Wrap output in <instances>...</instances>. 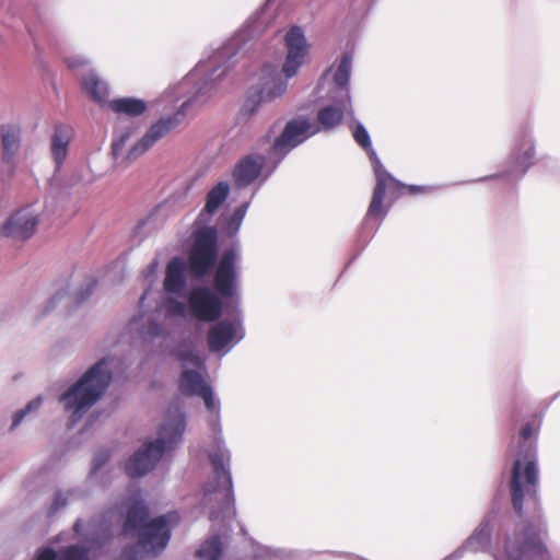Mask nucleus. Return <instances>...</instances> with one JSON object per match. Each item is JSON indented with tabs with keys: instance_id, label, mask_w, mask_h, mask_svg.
I'll return each instance as SVG.
<instances>
[{
	"instance_id": "obj_1",
	"label": "nucleus",
	"mask_w": 560,
	"mask_h": 560,
	"mask_svg": "<svg viewBox=\"0 0 560 560\" xmlns=\"http://www.w3.org/2000/svg\"><path fill=\"white\" fill-rule=\"evenodd\" d=\"M183 372L179 377L178 388L183 395L202 398L207 410L211 413L209 427L212 431V443L208 456L213 469L214 481H209L203 487L202 504L218 503V511L210 512L211 520L220 516L232 520L235 516L232 476L230 471V451L222 438L220 424V402L215 399L211 386L205 381V359L196 349L185 348L178 352Z\"/></svg>"
},
{
	"instance_id": "obj_2",
	"label": "nucleus",
	"mask_w": 560,
	"mask_h": 560,
	"mask_svg": "<svg viewBox=\"0 0 560 560\" xmlns=\"http://www.w3.org/2000/svg\"><path fill=\"white\" fill-rule=\"evenodd\" d=\"M230 54V47L217 51L208 60L200 61L184 79L164 92L163 100L167 103L184 101L174 115L160 118L130 147L128 151L130 160L140 158L180 125L191 107L199 108L219 94L222 79L229 68L222 63V60Z\"/></svg>"
},
{
	"instance_id": "obj_3",
	"label": "nucleus",
	"mask_w": 560,
	"mask_h": 560,
	"mask_svg": "<svg viewBox=\"0 0 560 560\" xmlns=\"http://www.w3.org/2000/svg\"><path fill=\"white\" fill-rule=\"evenodd\" d=\"M222 303L218 295L207 287H197L189 291L187 305L176 298H166L152 312L135 316L127 328L136 332L143 351H162L165 341L172 335L176 320L186 314L201 322H213L221 315Z\"/></svg>"
},
{
	"instance_id": "obj_4",
	"label": "nucleus",
	"mask_w": 560,
	"mask_h": 560,
	"mask_svg": "<svg viewBox=\"0 0 560 560\" xmlns=\"http://www.w3.org/2000/svg\"><path fill=\"white\" fill-rule=\"evenodd\" d=\"M284 38L288 55L282 72L285 79L282 78L277 65L264 63L253 77V82L242 105V114L255 115L262 105L281 98L288 90L287 80L293 78L303 65L308 52L303 31L299 26H294L288 31Z\"/></svg>"
},
{
	"instance_id": "obj_5",
	"label": "nucleus",
	"mask_w": 560,
	"mask_h": 560,
	"mask_svg": "<svg viewBox=\"0 0 560 560\" xmlns=\"http://www.w3.org/2000/svg\"><path fill=\"white\" fill-rule=\"evenodd\" d=\"M124 534L136 537L137 544L125 548L120 560H145L156 557L167 546L171 530L179 522L177 512L149 518V509L140 491H131L126 501Z\"/></svg>"
},
{
	"instance_id": "obj_6",
	"label": "nucleus",
	"mask_w": 560,
	"mask_h": 560,
	"mask_svg": "<svg viewBox=\"0 0 560 560\" xmlns=\"http://www.w3.org/2000/svg\"><path fill=\"white\" fill-rule=\"evenodd\" d=\"M230 186L220 182L206 196V205L194 223L192 244L188 253V269L196 279L209 275L218 258V233L213 215L226 201Z\"/></svg>"
},
{
	"instance_id": "obj_7",
	"label": "nucleus",
	"mask_w": 560,
	"mask_h": 560,
	"mask_svg": "<svg viewBox=\"0 0 560 560\" xmlns=\"http://www.w3.org/2000/svg\"><path fill=\"white\" fill-rule=\"evenodd\" d=\"M119 366L120 360L114 355L101 359L59 397L72 422L80 420L85 411L103 396L114 370Z\"/></svg>"
},
{
	"instance_id": "obj_8",
	"label": "nucleus",
	"mask_w": 560,
	"mask_h": 560,
	"mask_svg": "<svg viewBox=\"0 0 560 560\" xmlns=\"http://www.w3.org/2000/svg\"><path fill=\"white\" fill-rule=\"evenodd\" d=\"M186 429V417L179 408L170 409L162 423L159 438L148 441L126 462L125 468L132 478L151 471L164 454L174 450L182 441Z\"/></svg>"
},
{
	"instance_id": "obj_9",
	"label": "nucleus",
	"mask_w": 560,
	"mask_h": 560,
	"mask_svg": "<svg viewBox=\"0 0 560 560\" xmlns=\"http://www.w3.org/2000/svg\"><path fill=\"white\" fill-rule=\"evenodd\" d=\"M537 428L526 423L518 436V451L512 468L510 481L511 499L514 510L521 514L523 500L526 495L536 494L538 486V468L535 445L532 438Z\"/></svg>"
},
{
	"instance_id": "obj_10",
	"label": "nucleus",
	"mask_w": 560,
	"mask_h": 560,
	"mask_svg": "<svg viewBox=\"0 0 560 560\" xmlns=\"http://www.w3.org/2000/svg\"><path fill=\"white\" fill-rule=\"evenodd\" d=\"M355 142L361 145L369 154L376 177V186L368 210V218L385 215L383 211L384 195L388 191L397 197L405 186L394 178L382 165L376 152L372 148L371 138L363 125L357 124L353 130Z\"/></svg>"
},
{
	"instance_id": "obj_11",
	"label": "nucleus",
	"mask_w": 560,
	"mask_h": 560,
	"mask_svg": "<svg viewBox=\"0 0 560 560\" xmlns=\"http://www.w3.org/2000/svg\"><path fill=\"white\" fill-rule=\"evenodd\" d=\"M526 529L527 533L522 544L516 532L513 534L504 532L502 541L498 540L493 547L495 560H548L542 545L544 529L539 528L537 533H532L529 527Z\"/></svg>"
},
{
	"instance_id": "obj_12",
	"label": "nucleus",
	"mask_w": 560,
	"mask_h": 560,
	"mask_svg": "<svg viewBox=\"0 0 560 560\" xmlns=\"http://www.w3.org/2000/svg\"><path fill=\"white\" fill-rule=\"evenodd\" d=\"M318 131L319 128L308 119L290 120L282 133L275 140L270 149V159H276V162L279 163L287 153Z\"/></svg>"
},
{
	"instance_id": "obj_13",
	"label": "nucleus",
	"mask_w": 560,
	"mask_h": 560,
	"mask_svg": "<svg viewBox=\"0 0 560 560\" xmlns=\"http://www.w3.org/2000/svg\"><path fill=\"white\" fill-rule=\"evenodd\" d=\"M238 260L240 252L230 248L223 253L217 265L213 282L223 298H234L237 294Z\"/></svg>"
},
{
	"instance_id": "obj_14",
	"label": "nucleus",
	"mask_w": 560,
	"mask_h": 560,
	"mask_svg": "<svg viewBox=\"0 0 560 560\" xmlns=\"http://www.w3.org/2000/svg\"><path fill=\"white\" fill-rule=\"evenodd\" d=\"M277 165L276 159H270V155L267 162L262 155L250 154L235 166L233 171L234 182L237 187H246L259 176H262L264 179L267 178Z\"/></svg>"
},
{
	"instance_id": "obj_15",
	"label": "nucleus",
	"mask_w": 560,
	"mask_h": 560,
	"mask_svg": "<svg viewBox=\"0 0 560 560\" xmlns=\"http://www.w3.org/2000/svg\"><path fill=\"white\" fill-rule=\"evenodd\" d=\"M37 223V211L33 205H28L8 218L1 228V234L13 240L24 241L35 233Z\"/></svg>"
},
{
	"instance_id": "obj_16",
	"label": "nucleus",
	"mask_w": 560,
	"mask_h": 560,
	"mask_svg": "<svg viewBox=\"0 0 560 560\" xmlns=\"http://www.w3.org/2000/svg\"><path fill=\"white\" fill-rule=\"evenodd\" d=\"M350 110V91H341L340 96L328 93L327 103H325L317 113L319 130H330L335 128Z\"/></svg>"
},
{
	"instance_id": "obj_17",
	"label": "nucleus",
	"mask_w": 560,
	"mask_h": 560,
	"mask_svg": "<svg viewBox=\"0 0 560 560\" xmlns=\"http://www.w3.org/2000/svg\"><path fill=\"white\" fill-rule=\"evenodd\" d=\"M83 524L79 520L74 524V532L86 538L88 547L71 546L66 548L58 560H90V551L94 546H101L107 529L103 526H96L93 522L86 530L82 528Z\"/></svg>"
},
{
	"instance_id": "obj_18",
	"label": "nucleus",
	"mask_w": 560,
	"mask_h": 560,
	"mask_svg": "<svg viewBox=\"0 0 560 560\" xmlns=\"http://www.w3.org/2000/svg\"><path fill=\"white\" fill-rule=\"evenodd\" d=\"M243 337L244 330L240 319L234 322L221 320L209 330V348L212 352H219L226 346L233 347Z\"/></svg>"
},
{
	"instance_id": "obj_19",
	"label": "nucleus",
	"mask_w": 560,
	"mask_h": 560,
	"mask_svg": "<svg viewBox=\"0 0 560 560\" xmlns=\"http://www.w3.org/2000/svg\"><path fill=\"white\" fill-rule=\"evenodd\" d=\"M186 285V262L182 257L172 258L165 270L163 289L167 298L179 296ZM166 296L161 301L163 302Z\"/></svg>"
},
{
	"instance_id": "obj_20",
	"label": "nucleus",
	"mask_w": 560,
	"mask_h": 560,
	"mask_svg": "<svg viewBox=\"0 0 560 560\" xmlns=\"http://www.w3.org/2000/svg\"><path fill=\"white\" fill-rule=\"evenodd\" d=\"M2 160L14 164L21 149V128L18 125H3L0 129Z\"/></svg>"
},
{
	"instance_id": "obj_21",
	"label": "nucleus",
	"mask_w": 560,
	"mask_h": 560,
	"mask_svg": "<svg viewBox=\"0 0 560 560\" xmlns=\"http://www.w3.org/2000/svg\"><path fill=\"white\" fill-rule=\"evenodd\" d=\"M491 549L490 541V528L489 522H482L479 527L472 533V535L466 540V544L457 549L448 560L459 559L463 556L465 550H470L474 552L478 551H487Z\"/></svg>"
},
{
	"instance_id": "obj_22",
	"label": "nucleus",
	"mask_w": 560,
	"mask_h": 560,
	"mask_svg": "<svg viewBox=\"0 0 560 560\" xmlns=\"http://www.w3.org/2000/svg\"><path fill=\"white\" fill-rule=\"evenodd\" d=\"M71 139L72 130L69 127L58 126L55 128L51 137L50 152L57 168H59L67 159L68 147Z\"/></svg>"
},
{
	"instance_id": "obj_23",
	"label": "nucleus",
	"mask_w": 560,
	"mask_h": 560,
	"mask_svg": "<svg viewBox=\"0 0 560 560\" xmlns=\"http://www.w3.org/2000/svg\"><path fill=\"white\" fill-rule=\"evenodd\" d=\"M83 90L100 105L108 106V86L93 70L81 75Z\"/></svg>"
},
{
	"instance_id": "obj_24",
	"label": "nucleus",
	"mask_w": 560,
	"mask_h": 560,
	"mask_svg": "<svg viewBox=\"0 0 560 560\" xmlns=\"http://www.w3.org/2000/svg\"><path fill=\"white\" fill-rule=\"evenodd\" d=\"M534 155L535 148L533 138L528 133H523L517 140L513 153L516 171L521 174L525 173L529 165L533 163Z\"/></svg>"
},
{
	"instance_id": "obj_25",
	"label": "nucleus",
	"mask_w": 560,
	"mask_h": 560,
	"mask_svg": "<svg viewBox=\"0 0 560 560\" xmlns=\"http://www.w3.org/2000/svg\"><path fill=\"white\" fill-rule=\"evenodd\" d=\"M351 68V56L349 54H343L332 77L334 86L329 89L330 94L340 96L341 91H349L348 84L350 80Z\"/></svg>"
},
{
	"instance_id": "obj_26",
	"label": "nucleus",
	"mask_w": 560,
	"mask_h": 560,
	"mask_svg": "<svg viewBox=\"0 0 560 560\" xmlns=\"http://www.w3.org/2000/svg\"><path fill=\"white\" fill-rule=\"evenodd\" d=\"M108 107L116 114L138 116L145 112L147 103L141 98L120 97L109 101Z\"/></svg>"
},
{
	"instance_id": "obj_27",
	"label": "nucleus",
	"mask_w": 560,
	"mask_h": 560,
	"mask_svg": "<svg viewBox=\"0 0 560 560\" xmlns=\"http://www.w3.org/2000/svg\"><path fill=\"white\" fill-rule=\"evenodd\" d=\"M132 135V129L128 128L117 133L112 143V153L115 161L118 164H130L135 160L128 158V151L130 148H126L127 143Z\"/></svg>"
},
{
	"instance_id": "obj_28",
	"label": "nucleus",
	"mask_w": 560,
	"mask_h": 560,
	"mask_svg": "<svg viewBox=\"0 0 560 560\" xmlns=\"http://www.w3.org/2000/svg\"><path fill=\"white\" fill-rule=\"evenodd\" d=\"M223 544L219 536L207 538L196 552L197 560H222Z\"/></svg>"
},
{
	"instance_id": "obj_29",
	"label": "nucleus",
	"mask_w": 560,
	"mask_h": 560,
	"mask_svg": "<svg viewBox=\"0 0 560 560\" xmlns=\"http://www.w3.org/2000/svg\"><path fill=\"white\" fill-rule=\"evenodd\" d=\"M254 558L258 560H298L301 559V555L292 550L257 546Z\"/></svg>"
},
{
	"instance_id": "obj_30",
	"label": "nucleus",
	"mask_w": 560,
	"mask_h": 560,
	"mask_svg": "<svg viewBox=\"0 0 560 560\" xmlns=\"http://www.w3.org/2000/svg\"><path fill=\"white\" fill-rule=\"evenodd\" d=\"M95 178V175L89 167H80L71 175L70 186L88 187L94 183Z\"/></svg>"
},
{
	"instance_id": "obj_31",
	"label": "nucleus",
	"mask_w": 560,
	"mask_h": 560,
	"mask_svg": "<svg viewBox=\"0 0 560 560\" xmlns=\"http://www.w3.org/2000/svg\"><path fill=\"white\" fill-rule=\"evenodd\" d=\"M43 405V397L37 396L36 398L32 399L23 409L18 410L13 416L12 421V428L18 427L23 419L28 416L36 413Z\"/></svg>"
},
{
	"instance_id": "obj_32",
	"label": "nucleus",
	"mask_w": 560,
	"mask_h": 560,
	"mask_svg": "<svg viewBox=\"0 0 560 560\" xmlns=\"http://www.w3.org/2000/svg\"><path fill=\"white\" fill-rule=\"evenodd\" d=\"M248 206V202L243 203L234 211L229 224L231 232H236L240 229L242 221L245 218Z\"/></svg>"
},
{
	"instance_id": "obj_33",
	"label": "nucleus",
	"mask_w": 560,
	"mask_h": 560,
	"mask_svg": "<svg viewBox=\"0 0 560 560\" xmlns=\"http://www.w3.org/2000/svg\"><path fill=\"white\" fill-rule=\"evenodd\" d=\"M73 495H74L73 491H67V492L58 491L55 494V499H54L52 505L50 508V512L51 513L57 512L59 509L66 506V504L68 503V500L70 498H72Z\"/></svg>"
},
{
	"instance_id": "obj_34",
	"label": "nucleus",
	"mask_w": 560,
	"mask_h": 560,
	"mask_svg": "<svg viewBox=\"0 0 560 560\" xmlns=\"http://www.w3.org/2000/svg\"><path fill=\"white\" fill-rule=\"evenodd\" d=\"M68 67L73 70H79L82 67L89 66V60L82 56H72L67 58Z\"/></svg>"
},
{
	"instance_id": "obj_35",
	"label": "nucleus",
	"mask_w": 560,
	"mask_h": 560,
	"mask_svg": "<svg viewBox=\"0 0 560 560\" xmlns=\"http://www.w3.org/2000/svg\"><path fill=\"white\" fill-rule=\"evenodd\" d=\"M108 458L109 455L107 452H101L96 454L93 459L92 474H96V471L108 460Z\"/></svg>"
},
{
	"instance_id": "obj_36",
	"label": "nucleus",
	"mask_w": 560,
	"mask_h": 560,
	"mask_svg": "<svg viewBox=\"0 0 560 560\" xmlns=\"http://www.w3.org/2000/svg\"><path fill=\"white\" fill-rule=\"evenodd\" d=\"M56 559H57L56 552L49 547L42 548L37 552V560H56Z\"/></svg>"
},
{
	"instance_id": "obj_37",
	"label": "nucleus",
	"mask_w": 560,
	"mask_h": 560,
	"mask_svg": "<svg viewBox=\"0 0 560 560\" xmlns=\"http://www.w3.org/2000/svg\"><path fill=\"white\" fill-rule=\"evenodd\" d=\"M156 270H158V262L153 261L148 266L147 272L144 275L145 281L150 284L154 282L156 279Z\"/></svg>"
},
{
	"instance_id": "obj_38",
	"label": "nucleus",
	"mask_w": 560,
	"mask_h": 560,
	"mask_svg": "<svg viewBox=\"0 0 560 560\" xmlns=\"http://www.w3.org/2000/svg\"><path fill=\"white\" fill-rule=\"evenodd\" d=\"M66 298V292H58L56 295H54L51 298V300L49 301V305H48V311H50L51 308L55 307V305L57 304V302H60L61 300H63Z\"/></svg>"
},
{
	"instance_id": "obj_39",
	"label": "nucleus",
	"mask_w": 560,
	"mask_h": 560,
	"mask_svg": "<svg viewBox=\"0 0 560 560\" xmlns=\"http://www.w3.org/2000/svg\"><path fill=\"white\" fill-rule=\"evenodd\" d=\"M422 189H423L422 187H418V186H411V187H410V191H411V192L420 191V190H422Z\"/></svg>"
},
{
	"instance_id": "obj_40",
	"label": "nucleus",
	"mask_w": 560,
	"mask_h": 560,
	"mask_svg": "<svg viewBox=\"0 0 560 560\" xmlns=\"http://www.w3.org/2000/svg\"><path fill=\"white\" fill-rule=\"evenodd\" d=\"M147 295H148V291H145V292L141 295V298H140V303H141V304H142V303H143V301L145 300Z\"/></svg>"
}]
</instances>
